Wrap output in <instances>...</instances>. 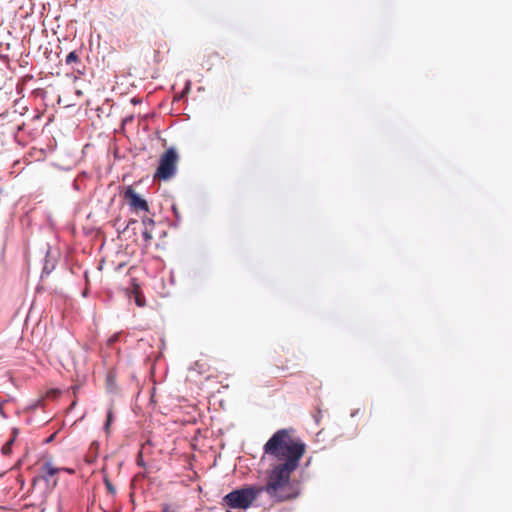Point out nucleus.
I'll return each instance as SVG.
<instances>
[{
	"mask_svg": "<svg viewBox=\"0 0 512 512\" xmlns=\"http://www.w3.org/2000/svg\"><path fill=\"white\" fill-rule=\"evenodd\" d=\"M142 224L144 228L149 227L150 229H153L155 223L151 218L146 217L142 219Z\"/></svg>",
	"mask_w": 512,
	"mask_h": 512,
	"instance_id": "12",
	"label": "nucleus"
},
{
	"mask_svg": "<svg viewBox=\"0 0 512 512\" xmlns=\"http://www.w3.org/2000/svg\"><path fill=\"white\" fill-rule=\"evenodd\" d=\"M112 421H113V411H112V409L110 408V409L108 410L107 418H106V422H105V426H104L105 431H106L107 433L109 432V428H110V425H111Z\"/></svg>",
	"mask_w": 512,
	"mask_h": 512,
	"instance_id": "10",
	"label": "nucleus"
},
{
	"mask_svg": "<svg viewBox=\"0 0 512 512\" xmlns=\"http://www.w3.org/2000/svg\"><path fill=\"white\" fill-rule=\"evenodd\" d=\"M106 486L108 488V490L111 492V493H115V489L114 487L111 485V483L109 481L106 480Z\"/></svg>",
	"mask_w": 512,
	"mask_h": 512,
	"instance_id": "14",
	"label": "nucleus"
},
{
	"mask_svg": "<svg viewBox=\"0 0 512 512\" xmlns=\"http://www.w3.org/2000/svg\"><path fill=\"white\" fill-rule=\"evenodd\" d=\"M275 366L278 370H282V371L289 368V366L285 363V361H283L282 357H278L275 360Z\"/></svg>",
	"mask_w": 512,
	"mask_h": 512,
	"instance_id": "9",
	"label": "nucleus"
},
{
	"mask_svg": "<svg viewBox=\"0 0 512 512\" xmlns=\"http://www.w3.org/2000/svg\"><path fill=\"white\" fill-rule=\"evenodd\" d=\"M264 454L271 460L267 471V482L257 486L259 493L265 492L273 502H284L298 496L291 481V474L298 468L306 452V445L294 438L288 429L276 431L264 445Z\"/></svg>",
	"mask_w": 512,
	"mask_h": 512,
	"instance_id": "1",
	"label": "nucleus"
},
{
	"mask_svg": "<svg viewBox=\"0 0 512 512\" xmlns=\"http://www.w3.org/2000/svg\"><path fill=\"white\" fill-rule=\"evenodd\" d=\"M78 62H80V58L76 51H72L66 56L65 63L67 65H71L73 63H78Z\"/></svg>",
	"mask_w": 512,
	"mask_h": 512,
	"instance_id": "7",
	"label": "nucleus"
},
{
	"mask_svg": "<svg viewBox=\"0 0 512 512\" xmlns=\"http://www.w3.org/2000/svg\"><path fill=\"white\" fill-rule=\"evenodd\" d=\"M179 508L176 505L163 504L162 512H178Z\"/></svg>",
	"mask_w": 512,
	"mask_h": 512,
	"instance_id": "11",
	"label": "nucleus"
},
{
	"mask_svg": "<svg viewBox=\"0 0 512 512\" xmlns=\"http://www.w3.org/2000/svg\"><path fill=\"white\" fill-rule=\"evenodd\" d=\"M135 302L139 307H143L145 305V301L142 296H140L138 293L135 295Z\"/></svg>",
	"mask_w": 512,
	"mask_h": 512,
	"instance_id": "13",
	"label": "nucleus"
},
{
	"mask_svg": "<svg viewBox=\"0 0 512 512\" xmlns=\"http://www.w3.org/2000/svg\"><path fill=\"white\" fill-rule=\"evenodd\" d=\"M12 438L10 440H8L2 447V454L5 455V456H9L12 452V445L15 441V438L18 434V429L17 428H13L12 430Z\"/></svg>",
	"mask_w": 512,
	"mask_h": 512,
	"instance_id": "6",
	"label": "nucleus"
},
{
	"mask_svg": "<svg viewBox=\"0 0 512 512\" xmlns=\"http://www.w3.org/2000/svg\"><path fill=\"white\" fill-rule=\"evenodd\" d=\"M55 393H56V391H55V390H52V391H50V392L48 393V395H50V394H55Z\"/></svg>",
	"mask_w": 512,
	"mask_h": 512,
	"instance_id": "15",
	"label": "nucleus"
},
{
	"mask_svg": "<svg viewBox=\"0 0 512 512\" xmlns=\"http://www.w3.org/2000/svg\"><path fill=\"white\" fill-rule=\"evenodd\" d=\"M178 154L174 148L167 149L160 157L159 166L154 174V179L168 180L177 170Z\"/></svg>",
	"mask_w": 512,
	"mask_h": 512,
	"instance_id": "3",
	"label": "nucleus"
},
{
	"mask_svg": "<svg viewBox=\"0 0 512 512\" xmlns=\"http://www.w3.org/2000/svg\"><path fill=\"white\" fill-rule=\"evenodd\" d=\"M142 236L146 243H150V241L153 239V229H150L149 227L144 228Z\"/></svg>",
	"mask_w": 512,
	"mask_h": 512,
	"instance_id": "8",
	"label": "nucleus"
},
{
	"mask_svg": "<svg viewBox=\"0 0 512 512\" xmlns=\"http://www.w3.org/2000/svg\"><path fill=\"white\" fill-rule=\"evenodd\" d=\"M260 495L257 486H247L236 489L225 495L222 499V506L231 509L246 510Z\"/></svg>",
	"mask_w": 512,
	"mask_h": 512,
	"instance_id": "2",
	"label": "nucleus"
},
{
	"mask_svg": "<svg viewBox=\"0 0 512 512\" xmlns=\"http://www.w3.org/2000/svg\"><path fill=\"white\" fill-rule=\"evenodd\" d=\"M124 198L129 204L130 208L135 211H149L148 203L145 199L140 197L132 187H128L124 192Z\"/></svg>",
	"mask_w": 512,
	"mask_h": 512,
	"instance_id": "4",
	"label": "nucleus"
},
{
	"mask_svg": "<svg viewBox=\"0 0 512 512\" xmlns=\"http://www.w3.org/2000/svg\"><path fill=\"white\" fill-rule=\"evenodd\" d=\"M41 473L44 480L48 481L50 477L56 475L60 471H65L69 474H74L75 470L72 468H59L49 459L41 465Z\"/></svg>",
	"mask_w": 512,
	"mask_h": 512,
	"instance_id": "5",
	"label": "nucleus"
}]
</instances>
